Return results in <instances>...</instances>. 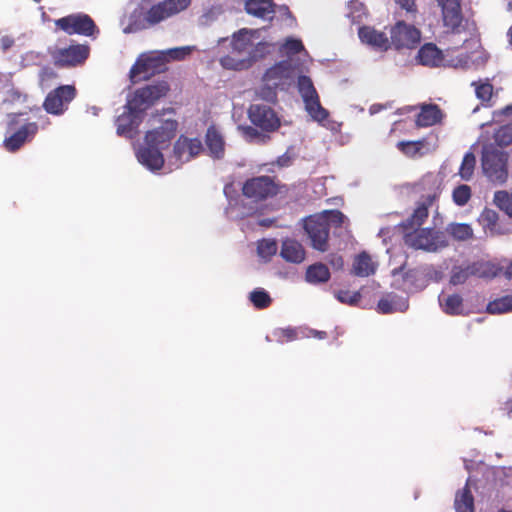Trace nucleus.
I'll use <instances>...</instances> for the list:
<instances>
[{
  "mask_svg": "<svg viewBox=\"0 0 512 512\" xmlns=\"http://www.w3.org/2000/svg\"><path fill=\"white\" fill-rule=\"evenodd\" d=\"M176 128V121L168 120L161 127L148 131L144 145L136 153L138 161L150 170H160L164 165L162 150L169 147Z\"/></svg>",
  "mask_w": 512,
  "mask_h": 512,
  "instance_id": "1",
  "label": "nucleus"
},
{
  "mask_svg": "<svg viewBox=\"0 0 512 512\" xmlns=\"http://www.w3.org/2000/svg\"><path fill=\"white\" fill-rule=\"evenodd\" d=\"M404 243L413 249L436 252L448 246L446 233L433 228H415L404 231Z\"/></svg>",
  "mask_w": 512,
  "mask_h": 512,
  "instance_id": "2",
  "label": "nucleus"
},
{
  "mask_svg": "<svg viewBox=\"0 0 512 512\" xmlns=\"http://www.w3.org/2000/svg\"><path fill=\"white\" fill-rule=\"evenodd\" d=\"M485 176L495 184H504L508 178V154L493 145L483 147L481 157Z\"/></svg>",
  "mask_w": 512,
  "mask_h": 512,
  "instance_id": "3",
  "label": "nucleus"
},
{
  "mask_svg": "<svg viewBox=\"0 0 512 512\" xmlns=\"http://www.w3.org/2000/svg\"><path fill=\"white\" fill-rule=\"evenodd\" d=\"M168 57L164 52H151L142 54L130 69V78L136 83L140 80H148L150 77L164 72L167 67Z\"/></svg>",
  "mask_w": 512,
  "mask_h": 512,
  "instance_id": "4",
  "label": "nucleus"
},
{
  "mask_svg": "<svg viewBox=\"0 0 512 512\" xmlns=\"http://www.w3.org/2000/svg\"><path fill=\"white\" fill-rule=\"evenodd\" d=\"M297 87L309 115L316 121H325L329 113L322 107L311 78L305 75L299 76Z\"/></svg>",
  "mask_w": 512,
  "mask_h": 512,
  "instance_id": "5",
  "label": "nucleus"
},
{
  "mask_svg": "<svg viewBox=\"0 0 512 512\" xmlns=\"http://www.w3.org/2000/svg\"><path fill=\"white\" fill-rule=\"evenodd\" d=\"M304 230L307 233L312 248L320 252L329 249L330 227L324 215L315 214L304 220Z\"/></svg>",
  "mask_w": 512,
  "mask_h": 512,
  "instance_id": "6",
  "label": "nucleus"
},
{
  "mask_svg": "<svg viewBox=\"0 0 512 512\" xmlns=\"http://www.w3.org/2000/svg\"><path fill=\"white\" fill-rule=\"evenodd\" d=\"M278 192V184L270 176L252 177L242 186V194L255 202L274 197Z\"/></svg>",
  "mask_w": 512,
  "mask_h": 512,
  "instance_id": "7",
  "label": "nucleus"
},
{
  "mask_svg": "<svg viewBox=\"0 0 512 512\" xmlns=\"http://www.w3.org/2000/svg\"><path fill=\"white\" fill-rule=\"evenodd\" d=\"M76 95L77 90L74 85H60L47 94L43 102V108L49 114L62 115L67 111Z\"/></svg>",
  "mask_w": 512,
  "mask_h": 512,
  "instance_id": "8",
  "label": "nucleus"
},
{
  "mask_svg": "<svg viewBox=\"0 0 512 512\" xmlns=\"http://www.w3.org/2000/svg\"><path fill=\"white\" fill-rule=\"evenodd\" d=\"M390 39L396 50L414 49L421 41V31L414 25L399 20L390 28Z\"/></svg>",
  "mask_w": 512,
  "mask_h": 512,
  "instance_id": "9",
  "label": "nucleus"
},
{
  "mask_svg": "<svg viewBox=\"0 0 512 512\" xmlns=\"http://www.w3.org/2000/svg\"><path fill=\"white\" fill-rule=\"evenodd\" d=\"M90 54V47L84 44L58 48L51 53L53 63L59 68H70L82 65Z\"/></svg>",
  "mask_w": 512,
  "mask_h": 512,
  "instance_id": "10",
  "label": "nucleus"
},
{
  "mask_svg": "<svg viewBox=\"0 0 512 512\" xmlns=\"http://www.w3.org/2000/svg\"><path fill=\"white\" fill-rule=\"evenodd\" d=\"M248 117L251 123L264 132H275L281 126L278 114L268 105L252 104L248 109Z\"/></svg>",
  "mask_w": 512,
  "mask_h": 512,
  "instance_id": "11",
  "label": "nucleus"
},
{
  "mask_svg": "<svg viewBox=\"0 0 512 512\" xmlns=\"http://www.w3.org/2000/svg\"><path fill=\"white\" fill-rule=\"evenodd\" d=\"M57 28L69 35L93 36L98 32L93 19L87 14H71L55 21Z\"/></svg>",
  "mask_w": 512,
  "mask_h": 512,
  "instance_id": "12",
  "label": "nucleus"
},
{
  "mask_svg": "<svg viewBox=\"0 0 512 512\" xmlns=\"http://www.w3.org/2000/svg\"><path fill=\"white\" fill-rule=\"evenodd\" d=\"M169 89L170 87L165 81L139 88L131 99V105L134 108H143L145 110L154 104L155 101L166 96Z\"/></svg>",
  "mask_w": 512,
  "mask_h": 512,
  "instance_id": "13",
  "label": "nucleus"
},
{
  "mask_svg": "<svg viewBox=\"0 0 512 512\" xmlns=\"http://www.w3.org/2000/svg\"><path fill=\"white\" fill-rule=\"evenodd\" d=\"M127 111L119 115L116 119L117 134L127 138H133L142 122L143 108H134L131 105V99L126 105Z\"/></svg>",
  "mask_w": 512,
  "mask_h": 512,
  "instance_id": "14",
  "label": "nucleus"
},
{
  "mask_svg": "<svg viewBox=\"0 0 512 512\" xmlns=\"http://www.w3.org/2000/svg\"><path fill=\"white\" fill-rule=\"evenodd\" d=\"M441 8L443 24L453 33H459L463 21L461 0H436Z\"/></svg>",
  "mask_w": 512,
  "mask_h": 512,
  "instance_id": "15",
  "label": "nucleus"
},
{
  "mask_svg": "<svg viewBox=\"0 0 512 512\" xmlns=\"http://www.w3.org/2000/svg\"><path fill=\"white\" fill-rule=\"evenodd\" d=\"M203 151V145L198 138H188L181 135L174 144L173 157L179 164L186 163Z\"/></svg>",
  "mask_w": 512,
  "mask_h": 512,
  "instance_id": "16",
  "label": "nucleus"
},
{
  "mask_svg": "<svg viewBox=\"0 0 512 512\" xmlns=\"http://www.w3.org/2000/svg\"><path fill=\"white\" fill-rule=\"evenodd\" d=\"M294 78V68L287 60L280 61L268 68L263 75V82L280 87L290 83Z\"/></svg>",
  "mask_w": 512,
  "mask_h": 512,
  "instance_id": "17",
  "label": "nucleus"
},
{
  "mask_svg": "<svg viewBox=\"0 0 512 512\" xmlns=\"http://www.w3.org/2000/svg\"><path fill=\"white\" fill-rule=\"evenodd\" d=\"M436 199V194H429L422 197V199L417 203L412 215L400 224L403 231L420 228L428 218L429 208L434 204Z\"/></svg>",
  "mask_w": 512,
  "mask_h": 512,
  "instance_id": "18",
  "label": "nucleus"
},
{
  "mask_svg": "<svg viewBox=\"0 0 512 512\" xmlns=\"http://www.w3.org/2000/svg\"><path fill=\"white\" fill-rule=\"evenodd\" d=\"M358 36L362 43L377 51L384 52L392 47L391 39L387 37L386 33L378 31L372 26H361L358 29Z\"/></svg>",
  "mask_w": 512,
  "mask_h": 512,
  "instance_id": "19",
  "label": "nucleus"
},
{
  "mask_svg": "<svg viewBox=\"0 0 512 512\" xmlns=\"http://www.w3.org/2000/svg\"><path fill=\"white\" fill-rule=\"evenodd\" d=\"M486 234L504 235L508 230L501 224L500 216L497 211L492 208L485 207L477 219Z\"/></svg>",
  "mask_w": 512,
  "mask_h": 512,
  "instance_id": "20",
  "label": "nucleus"
},
{
  "mask_svg": "<svg viewBox=\"0 0 512 512\" xmlns=\"http://www.w3.org/2000/svg\"><path fill=\"white\" fill-rule=\"evenodd\" d=\"M416 60L419 64L427 67H440L445 61L444 54L436 44L425 43L418 50Z\"/></svg>",
  "mask_w": 512,
  "mask_h": 512,
  "instance_id": "21",
  "label": "nucleus"
},
{
  "mask_svg": "<svg viewBox=\"0 0 512 512\" xmlns=\"http://www.w3.org/2000/svg\"><path fill=\"white\" fill-rule=\"evenodd\" d=\"M38 131V125L35 122L26 123L16 132L5 138L4 146L9 152L17 151L29 137H33Z\"/></svg>",
  "mask_w": 512,
  "mask_h": 512,
  "instance_id": "22",
  "label": "nucleus"
},
{
  "mask_svg": "<svg viewBox=\"0 0 512 512\" xmlns=\"http://www.w3.org/2000/svg\"><path fill=\"white\" fill-rule=\"evenodd\" d=\"M205 143L214 159H222L225 154V141L215 126H209L205 134Z\"/></svg>",
  "mask_w": 512,
  "mask_h": 512,
  "instance_id": "23",
  "label": "nucleus"
},
{
  "mask_svg": "<svg viewBox=\"0 0 512 512\" xmlns=\"http://www.w3.org/2000/svg\"><path fill=\"white\" fill-rule=\"evenodd\" d=\"M443 113L436 104H424L421 106L420 112L416 116L417 127H429L440 123Z\"/></svg>",
  "mask_w": 512,
  "mask_h": 512,
  "instance_id": "24",
  "label": "nucleus"
},
{
  "mask_svg": "<svg viewBox=\"0 0 512 512\" xmlns=\"http://www.w3.org/2000/svg\"><path fill=\"white\" fill-rule=\"evenodd\" d=\"M252 36L253 32L247 29H241L234 33L231 40L232 54L239 56L249 55L250 48L253 46Z\"/></svg>",
  "mask_w": 512,
  "mask_h": 512,
  "instance_id": "25",
  "label": "nucleus"
},
{
  "mask_svg": "<svg viewBox=\"0 0 512 512\" xmlns=\"http://www.w3.org/2000/svg\"><path fill=\"white\" fill-rule=\"evenodd\" d=\"M280 255L288 262L301 263L305 259V250L298 241L285 239L281 245Z\"/></svg>",
  "mask_w": 512,
  "mask_h": 512,
  "instance_id": "26",
  "label": "nucleus"
},
{
  "mask_svg": "<svg viewBox=\"0 0 512 512\" xmlns=\"http://www.w3.org/2000/svg\"><path fill=\"white\" fill-rule=\"evenodd\" d=\"M273 0H247L245 10L248 14L258 18H272L275 13Z\"/></svg>",
  "mask_w": 512,
  "mask_h": 512,
  "instance_id": "27",
  "label": "nucleus"
},
{
  "mask_svg": "<svg viewBox=\"0 0 512 512\" xmlns=\"http://www.w3.org/2000/svg\"><path fill=\"white\" fill-rule=\"evenodd\" d=\"M376 271V264L372 261L370 255L363 251L358 254L354 261L351 273L358 277H368Z\"/></svg>",
  "mask_w": 512,
  "mask_h": 512,
  "instance_id": "28",
  "label": "nucleus"
},
{
  "mask_svg": "<svg viewBox=\"0 0 512 512\" xmlns=\"http://www.w3.org/2000/svg\"><path fill=\"white\" fill-rule=\"evenodd\" d=\"M408 308L406 299L395 294H387L378 301L377 309L380 313L390 314L396 311H405Z\"/></svg>",
  "mask_w": 512,
  "mask_h": 512,
  "instance_id": "29",
  "label": "nucleus"
},
{
  "mask_svg": "<svg viewBox=\"0 0 512 512\" xmlns=\"http://www.w3.org/2000/svg\"><path fill=\"white\" fill-rule=\"evenodd\" d=\"M330 271L328 267L321 263H314L307 267L305 280L310 284L326 283L330 279Z\"/></svg>",
  "mask_w": 512,
  "mask_h": 512,
  "instance_id": "30",
  "label": "nucleus"
},
{
  "mask_svg": "<svg viewBox=\"0 0 512 512\" xmlns=\"http://www.w3.org/2000/svg\"><path fill=\"white\" fill-rule=\"evenodd\" d=\"M439 303L448 315H460L463 312V298L459 294L440 296Z\"/></svg>",
  "mask_w": 512,
  "mask_h": 512,
  "instance_id": "31",
  "label": "nucleus"
},
{
  "mask_svg": "<svg viewBox=\"0 0 512 512\" xmlns=\"http://www.w3.org/2000/svg\"><path fill=\"white\" fill-rule=\"evenodd\" d=\"M444 232L456 241H467L474 236L472 227L467 223H450Z\"/></svg>",
  "mask_w": 512,
  "mask_h": 512,
  "instance_id": "32",
  "label": "nucleus"
},
{
  "mask_svg": "<svg viewBox=\"0 0 512 512\" xmlns=\"http://www.w3.org/2000/svg\"><path fill=\"white\" fill-rule=\"evenodd\" d=\"M475 89L476 97L484 106H491L490 101L494 93V87L488 78L473 81L471 84Z\"/></svg>",
  "mask_w": 512,
  "mask_h": 512,
  "instance_id": "33",
  "label": "nucleus"
},
{
  "mask_svg": "<svg viewBox=\"0 0 512 512\" xmlns=\"http://www.w3.org/2000/svg\"><path fill=\"white\" fill-rule=\"evenodd\" d=\"M219 62L224 69L228 70L241 71L250 68V62L246 56L232 54V51L230 54L222 56Z\"/></svg>",
  "mask_w": 512,
  "mask_h": 512,
  "instance_id": "34",
  "label": "nucleus"
},
{
  "mask_svg": "<svg viewBox=\"0 0 512 512\" xmlns=\"http://www.w3.org/2000/svg\"><path fill=\"white\" fill-rule=\"evenodd\" d=\"M455 510L456 512H474V498L468 486H465L461 492L457 493Z\"/></svg>",
  "mask_w": 512,
  "mask_h": 512,
  "instance_id": "35",
  "label": "nucleus"
},
{
  "mask_svg": "<svg viewBox=\"0 0 512 512\" xmlns=\"http://www.w3.org/2000/svg\"><path fill=\"white\" fill-rule=\"evenodd\" d=\"M171 16V13L169 12V10H167V6L162 1L153 5L147 11L145 20L148 22L149 25H155Z\"/></svg>",
  "mask_w": 512,
  "mask_h": 512,
  "instance_id": "36",
  "label": "nucleus"
},
{
  "mask_svg": "<svg viewBox=\"0 0 512 512\" xmlns=\"http://www.w3.org/2000/svg\"><path fill=\"white\" fill-rule=\"evenodd\" d=\"M493 203L512 219V193L506 190H499L494 193Z\"/></svg>",
  "mask_w": 512,
  "mask_h": 512,
  "instance_id": "37",
  "label": "nucleus"
},
{
  "mask_svg": "<svg viewBox=\"0 0 512 512\" xmlns=\"http://www.w3.org/2000/svg\"><path fill=\"white\" fill-rule=\"evenodd\" d=\"M486 310L490 314H502L512 311V295H505L490 301Z\"/></svg>",
  "mask_w": 512,
  "mask_h": 512,
  "instance_id": "38",
  "label": "nucleus"
},
{
  "mask_svg": "<svg viewBox=\"0 0 512 512\" xmlns=\"http://www.w3.org/2000/svg\"><path fill=\"white\" fill-rule=\"evenodd\" d=\"M273 336L275 337L278 343H287L295 341L304 336V333L300 331L298 328L294 327H286V328H278L273 332Z\"/></svg>",
  "mask_w": 512,
  "mask_h": 512,
  "instance_id": "39",
  "label": "nucleus"
},
{
  "mask_svg": "<svg viewBox=\"0 0 512 512\" xmlns=\"http://www.w3.org/2000/svg\"><path fill=\"white\" fill-rule=\"evenodd\" d=\"M272 48V44L268 42H258L256 44L253 43V46L250 48L249 55H246L247 59H249L250 67L253 63L257 62L265 58L268 54H270Z\"/></svg>",
  "mask_w": 512,
  "mask_h": 512,
  "instance_id": "40",
  "label": "nucleus"
},
{
  "mask_svg": "<svg viewBox=\"0 0 512 512\" xmlns=\"http://www.w3.org/2000/svg\"><path fill=\"white\" fill-rule=\"evenodd\" d=\"M425 145V140L416 141H399L396 147L407 157L414 158L420 154L421 150Z\"/></svg>",
  "mask_w": 512,
  "mask_h": 512,
  "instance_id": "41",
  "label": "nucleus"
},
{
  "mask_svg": "<svg viewBox=\"0 0 512 512\" xmlns=\"http://www.w3.org/2000/svg\"><path fill=\"white\" fill-rule=\"evenodd\" d=\"M249 299L257 309H266L271 305L272 299L267 291L262 288H257L253 290Z\"/></svg>",
  "mask_w": 512,
  "mask_h": 512,
  "instance_id": "42",
  "label": "nucleus"
},
{
  "mask_svg": "<svg viewBox=\"0 0 512 512\" xmlns=\"http://www.w3.org/2000/svg\"><path fill=\"white\" fill-rule=\"evenodd\" d=\"M468 268L471 277L491 278L495 275L493 267L487 262H474Z\"/></svg>",
  "mask_w": 512,
  "mask_h": 512,
  "instance_id": "43",
  "label": "nucleus"
},
{
  "mask_svg": "<svg viewBox=\"0 0 512 512\" xmlns=\"http://www.w3.org/2000/svg\"><path fill=\"white\" fill-rule=\"evenodd\" d=\"M422 273L418 269H409L403 274V282L405 289L408 291H416L421 288L419 281Z\"/></svg>",
  "mask_w": 512,
  "mask_h": 512,
  "instance_id": "44",
  "label": "nucleus"
},
{
  "mask_svg": "<svg viewBox=\"0 0 512 512\" xmlns=\"http://www.w3.org/2000/svg\"><path fill=\"white\" fill-rule=\"evenodd\" d=\"M476 164V158L475 155L472 152H467L462 160L459 174L463 180H469L474 172Z\"/></svg>",
  "mask_w": 512,
  "mask_h": 512,
  "instance_id": "45",
  "label": "nucleus"
},
{
  "mask_svg": "<svg viewBox=\"0 0 512 512\" xmlns=\"http://www.w3.org/2000/svg\"><path fill=\"white\" fill-rule=\"evenodd\" d=\"M493 139L499 147L512 144V125H503L494 132Z\"/></svg>",
  "mask_w": 512,
  "mask_h": 512,
  "instance_id": "46",
  "label": "nucleus"
},
{
  "mask_svg": "<svg viewBox=\"0 0 512 512\" xmlns=\"http://www.w3.org/2000/svg\"><path fill=\"white\" fill-rule=\"evenodd\" d=\"M452 198L456 205H466L471 198V188L465 184L457 186L453 190Z\"/></svg>",
  "mask_w": 512,
  "mask_h": 512,
  "instance_id": "47",
  "label": "nucleus"
},
{
  "mask_svg": "<svg viewBox=\"0 0 512 512\" xmlns=\"http://www.w3.org/2000/svg\"><path fill=\"white\" fill-rule=\"evenodd\" d=\"M278 249L277 242L272 239H263L259 241L257 251L260 257L270 258L276 254Z\"/></svg>",
  "mask_w": 512,
  "mask_h": 512,
  "instance_id": "48",
  "label": "nucleus"
},
{
  "mask_svg": "<svg viewBox=\"0 0 512 512\" xmlns=\"http://www.w3.org/2000/svg\"><path fill=\"white\" fill-rule=\"evenodd\" d=\"M278 87L273 86L272 84H264L257 90V96L269 103L275 104L277 102V89Z\"/></svg>",
  "mask_w": 512,
  "mask_h": 512,
  "instance_id": "49",
  "label": "nucleus"
},
{
  "mask_svg": "<svg viewBox=\"0 0 512 512\" xmlns=\"http://www.w3.org/2000/svg\"><path fill=\"white\" fill-rule=\"evenodd\" d=\"M335 296L341 303L351 306L357 305L362 298L360 292H351L349 290H339L335 293Z\"/></svg>",
  "mask_w": 512,
  "mask_h": 512,
  "instance_id": "50",
  "label": "nucleus"
},
{
  "mask_svg": "<svg viewBox=\"0 0 512 512\" xmlns=\"http://www.w3.org/2000/svg\"><path fill=\"white\" fill-rule=\"evenodd\" d=\"M470 277L468 265L466 267H455L452 270L450 283L452 285H460L465 283Z\"/></svg>",
  "mask_w": 512,
  "mask_h": 512,
  "instance_id": "51",
  "label": "nucleus"
},
{
  "mask_svg": "<svg viewBox=\"0 0 512 512\" xmlns=\"http://www.w3.org/2000/svg\"><path fill=\"white\" fill-rule=\"evenodd\" d=\"M320 215H324L327 219V224H333L335 227H341L346 220V216L339 210H325Z\"/></svg>",
  "mask_w": 512,
  "mask_h": 512,
  "instance_id": "52",
  "label": "nucleus"
},
{
  "mask_svg": "<svg viewBox=\"0 0 512 512\" xmlns=\"http://www.w3.org/2000/svg\"><path fill=\"white\" fill-rule=\"evenodd\" d=\"M163 2L167 6V10H169L173 16L187 9L191 0H164Z\"/></svg>",
  "mask_w": 512,
  "mask_h": 512,
  "instance_id": "53",
  "label": "nucleus"
},
{
  "mask_svg": "<svg viewBox=\"0 0 512 512\" xmlns=\"http://www.w3.org/2000/svg\"><path fill=\"white\" fill-rule=\"evenodd\" d=\"M283 50L287 55H295L304 50V45L301 40L289 38L283 44Z\"/></svg>",
  "mask_w": 512,
  "mask_h": 512,
  "instance_id": "54",
  "label": "nucleus"
},
{
  "mask_svg": "<svg viewBox=\"0 0 512 512\" xmlns=\"http://www.w3.org/2000/svg\"><path fill=\"white\" fill-rule=\"evenodd\" d=\"M395 2L408 14H411L413 17L417 13V6L415 0H395Z\"/></svg>",
  "mask_w": 512,
  "mask_h": 512,
  "instance_id": "55",
  "label": "nucleus"
},
{
  "mask_svg": "<svg viewBox=\"0 0 512 512\" xmlns=\"http://www.w3.org/2000/svg\"><path fill=\"white\" fill-rule=\"evenodd\" d=\"M166 54V56L168 57V62L173 59V60H180V59H183L184 56L186 55V52L184 49H180V48H174V49H170V50H167L166 52H164Z\"/></svg>",
  "mask_w": 512,
  "mask_h": 512,
  "instance_id": "56",
  "label": "nucleus"
},
{
  "mask_svg": "<svg viewBox=\"0 0 512 512\" xmlns=\"http://www.w3.org/2000/svg\"><path fill=\"white\" fill-rule=\"evenodd\" d=\"M328 262L336 270L342 269L344 265L343 257L338 254H330Z\"/></svg>",
  "mask_w": 512,
  "mask_h": 512,
  "instance_id": "57",
  "label": "nucleus"
},
{
  "mask_svg": "<svg viewBox=\"0 0 512 512\" xmlns=\"http://www.w3.org/2000/svg\"><path fill=\"white\" fill-rule=\"evenodd\" d=\"M15 41L12 36L4 35L0 38V48L3 52H6L9 50L13 45Z\"/></svg>",
  "mask_w": 512,
  "mask_h": 512,
  "instance_id": "58",
  "label": "nucleus"
},
{
  "mask_svg": "<svg viewBox=\"0 0 512 512\" xmlns=\"http://www.w3.org/2000/svg\"><path fill=\"white\" fill-rule=\"evenodd\" d=\"M243 132L246 136L254 138L260 135L259 131L252 126H246L243 128Z\"/></svg>",
  "mask_w": 512,
  "mask_h": 512,
  "instance_id": "59",
  "label": "nucleus"
},
{
  "mask_svg": "<svg viewBox=\"0 0 512 512\" xmlns=\"http://www.w3.org/2000/svg\"><path fill=\"white\" fill-rule=\"evenodd\" d=\"M512 114V104L511 105H507L506 107L498 110V111H495L494 112V117L496 116H502V115H510Z\"/></svg>",
  "mask_w": 512,
  "mask_h": 512,
  "instance_id": "60",
  "label": "nucleus"
},
{
  "mask_svg": "<svg viewBox=\"0 0 512 512\" xmlns=\"http://www.w3.org/2000/svg\"><path fill=\"white\" fill-rule=\"evenodd\" d=\"M311 334L319 339H325L327 337V333L325 331L311 330Z\"/></svg>",
  "mask_w": 512,
  "mask_h": 512,
  "instance_id": "61",
  "label": "nucleus"
},
{
  "mask_svg": "<svg viewBox=\"0 0 512 512\" xmlns=\"http://www.w3.org/2000/svg\"><path fill=\"white\" fill-rule=\"evenodd\" d=\"M290 158L282 156L277 160L278 165L287 166L289 164Z\"/></svg>",
  "mask_w": 512,
  "mask_h": 512,
  "instance_id": "62",
  "label": "nucleus"
},
{
  "mask_svg": "<svg viewBox=\"0 0 512 512\" xmlns=\"http://www.w3.org/2000/svg\"><path fill=\"white\" fill-rule=\"evenodd\" d=\"M506 275H507L509 278H512V262L507 266V269H506Z\"/></svg>",
  "mask_w": 512,
  "mask_h": 512,
  "instance_id": "63",
  "label": "nucleus"
},
{
  "mask_svg": "<svg viewBox=\"0 0 512 512\" xmlns=\"http://www.w3.org/2000/svg\"><path fill=\"white\" fill-rule=\"evenodd\" d=\"M507 35L509 37V42L512 45V26L509 28Z\"/></svg>",
  "mask_w": 512,
  "mask_h": 512,
  "instance_id": "64",
  "label": "nucleus"
}]
</instances>
